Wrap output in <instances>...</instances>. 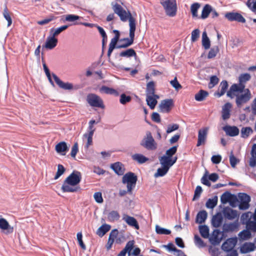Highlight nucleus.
<instances>
[{
  "instance_id": "412c9836",
  "label": "nucleus",
  "mask_w": 256,
  "mask_h": 256,
  "mask_svg": "<svg viewBox=\"0 0 256 256\" xmlns=\"http://www.w3.org/2000/svg\"><path fill=\"white\" fill-rule=\"evenodd\" d=\"M122 220L129 226L134 228L136 230H139L140 226L134 217L130 216L126 214H124L122 217Z\"/></svg>"
},
{
  "instance_id": "c756f323",
  "label": "nucleus",
  "mask_w": 256,
  "mask_h": 256,
  "mask_svg": "<svg viewBox=\"0 0 256 256\" xmlns=\"http://www.w3.org/2000/svg\"><path fill=\"white\" fill-rule=\"evenodd\" d=\"M208 218V212L205 210L199 211L196 218V222L199 224L204 223Z\"/></svg>"
},
{
  "instance_id": "2f4dec72",
  "label": "nucleus",
  "mask_w": 256,
  "mask_h": 256,
  "mask_svg": "<svg viewBox=\"0 0 256 256\" xmlns=\"http://www.w3.org/2000/svg\"><path fill=\"white\" fill-rule=\"evenodd\" d=\"M122 164L120 162H116L111 164L110 168L118 176L124 174V170L122 168Z\"/></svg>"
},
{
  "instance_id": "423d86ee",
  "label": "nucleus",
  "mask_w": 256,
  "mask_h": 256,
  "mask_svg": "<svg viewBox=\"0 0 256 256\" xmlns=\"http://www.w3.org/2000/svg\"><path fill=\"white\" fill-rule=\"evenodd\" d=\"M112 4L114 12L118 14L122 22H126L128 20H129L130 17H133L130 11L128 10L127 12L118 4L116 3L114 4Z\"/></svg>"
},
{
  "instance_id": "72a5a7b5",
  "label": "nucleus",
  "mask_w": 256,
  "mask_h": 256,
  "mask_svg": "<svg viewBox=\"0 0 256 256\" xmlns=\"http://www.w3.org/2000/svg\"><path fill=\"white\" fill-rule=\"evenodd\" d=\"M111 228L110 225L106 224H102L96 231V234L100 237H102Z\"/></svg>"
},
{
  "instance_id": "b1692460",
  "label": "nucleus",
  "mask_w": 256,
  "mask_h": 256,
  "mask_svg": "<svg viewBox=\"0 0 256 256\" xmlns=\"http://www.w3.org/2000/svg\"><path fill=\"white\" fill-rule=\"evenodd\" d=\"M55 150L57 153L60 155L65 156L67 152L68 151L69 148L65 142L62 141L56 144Z\"/></svg>"
},
{
  "instance_id": "aec40b11",
  "label": "nucleus",
  "mask_w": 256,
  "mask_h": 256,
  "mask_svg": "<svg viewBox=\"0 0 256 256\" xmlns=\"http://www.w3.org/2000/svg\"><path fill=\"white\" fill-rule=\"evenodd\" d=\"M58 42V38L50 34V35L48 36L43 47L48 50H52L56 46Z\"/></svg>"
},
{
  "instance_id": "a878e982",
  "label": "nucleus",
  "mask_w": 256,
  "mask_h": 256,
  "mask_svg": "<svg viewBox=\"0 0 256 256\" xmlns=\"http://www.w3.org/2000/svg\"><path fill=\"white\" fill-rule=\"evenodd\" d=\"M118 56L124 58H130L134 56L136 60L138 58L136 52L132 48H130L125 50L122 51L120 54H116V57L117 58Z\"/></svg>"
},
{
  "instance_id": "c03bdc74",
  "label": "nucleus",
  "mask_w": 256,
  "mask_h": 256,
  "mask_svg": "<svg viewBox=\"0 0 256 256\" xmlns=\"http://www.w3.org/2000/svg\"><path fill=\"white\" fill-rule=\"evenodd\" d=\"M120 215L116 210H112L110 212L108 216V219L110 222H114L119 220Z\"/></svg>"
},
{
  "instance_id": "4c0bfd02",
  "label": "nucleus",
  "mask_w": 256,
  "mask_h": 256,
  "mask_svg": "<svg viewBox=\"0 0 256 256\" xmlns=\"http://www.w3.org/2000/svg\"><path fill=\"white\" fill-rule=\"evenodd\" d=\"M198 229L200 233L202 238H209L210 229L208 226L206 224L200 225Z\"/></svg>"
},
{
  "instance_id": "6e6552de",
  "label": "nucleus",
  "mask_w": 256,
  "mask_h": 256,
  "mask_svg": "<svg viewBox=\"0 0 256 256\" xmlns=\"http://www.w3.org/2000/svg\"><path fill=\"white\" fill-rule=\"evenodd\" d=\"M238 196L240 199L238 208L240 210H248L250 205V202L251 200L250 196L245 192H239Z\"/></svg>"
},
{
  "instance_id": "de8ad7c7",
  "label": "nucleus",
  "mask_w": 256,
  "mask_h": 256,
  "mask_svg": "<svg viewBox=\"0 0 256 256\" xmlns=\"http://www.w3.org/2000/svg\"><path fill=\"white\" fill-rule=\"evenodd\" d=\"M155 92V84L154 81L149 82L146 84V96L154 94Z\"/></svg>"
},
{
  "instance_id": "37998d69",
  "label": "nucleus",
  "mask_w": 256,
  "mask_h": 256,
  "mask_svg": "<svg viewBox=\"0 0 256 256\" xmlns=\"http://www.w3.org/2000/svg\"><path fill=\"white\" fill-rule=\"evenodd\" d=\"M233 194L228 190L224 192L220 196L221 203L224 204L228 202Z\"/></svg>"
},
{
  "instance_id": "052dcab7",
  "label": "nucleus",
  "mask_w": 256,
  "mask_h": 256,
  "mask_svg": "<svg viewBox=\"0 0 256 256\" xmlns=\"http://www.w3.org/2000/svg\"><path fill=\"white\" fill-rule=\"evenodd\" d=\"M66 171L65 168L61 164H58V170L56 174L54 177V180L58 179Z\"/></svg>"
},
{
  "instance_id": "f8f14e48",
  "label": "nucleus",
  "mask_w": 256,
  "mask_h": 256,
  "mask_svg": "<svg viewBox=\"0 0 256 256\" xmlns=\"http://www.w3.org/2000/svg\"><path fill=\"white\" fill-rule=\"evenodd\" d=\"M222 214L226 219L228 220H234L239 216V214L237 210H233L228 206H226L223 208Z\"/></svg>"
},
{
  "instance_id": "9d476101",
  "label": "nucleus",
  "mask_w": 256,
  "mask_h": 256,
  "mask_svg": "<svg viewBox=\"0 0 256 256\" xmlns=\"http://www.w3.org/2000/svg\"><path fill=\"white\" fill-rule=\"evenodd\" d=\"M52 76L55 81L56 83L58 85V86L64 90H76L78 89V87L77 86H74L73 84L68 82H63L55 74L52 73Z\"/></svg>"
},
{
  "instance_id": "7c9ffc66",
  "label": "nucleus",
  "mask_w": 256,
  "mask_h": 256,
  "mask_svg": "<svg viewBox=\"0 0 256 256\" xmlns=\"http://www.w3.org/2000/svg\"><path fill=\"white\" fill-rule=\"evenodd\" d=\"M228 87V82L226 80H222L219 86V90L220 91H218L217 92L215 93V95H217V96L220 98L223 96L226 92Z\"/></svg>"
},
{
  "instance_id": "bb28decb",
  "label": "nucleus",
  "mask_w": 256,
  "mask_h": 256,
  "mask_svg": "<svg viewBox=\"0 0 256 256\" xmlns=\"http://www.w3.org/2000/svg\"><path fill=\"white\" fill-rule=\"evenodd\" d=\"M128 21L130 26L129 38L132 39V40L134 41L135 31L136 29V20L134 17H130Z\"/></svg>"
},
{
  "instance_id": "7ed1b4c3",
  "label": "nucleus",
  "mask_w": 256,
  "mask_h": 256,
  "mask_svg": "<svg viewBox=\"0 0 256 256\" xmlns=\"http://www.w3.org/2000/svg\"><path fill=\"white\" fill-rule=\"evenodd\" d=\"M140 145L150 150H154L157 148V144L150 131L146 132L144 138L140 142Z\"/></svg>"
},
{
  "instance_id": "bf43d9fd",
  "label": "nucleus",
  "mask_w": 256,
  "mask_h": 256,
  "mask_svg": "<svg viewBox=\"0 0 256 256\" xmlns=\"http://www.w3.org/2000/svg\"><path fill=\"white\" fill-rule=\"evenodd\" d=\"M252 130L250 127H244L241 130V137L244 138H247L250 133L252 132Z\"/></svg>"
},
{
  "instance_id": "603ef678",
  "label": "nucleus",
  "mask_w": 256,
  "mask_h": 256,
  "mask_svg": "<svg viewBox=\"0 0 256 256\" xmlns=\"http://www.w3.org/2000/svg\"><path fill=\"white\" fill-rule=\"evenodd\" d=\"M156 232L158 234L168 235L171 234L170 230L162 228L158 225H156Z\"/></svg>"
},
{
  "instance_id": "69168bd1",
  "label": "nucleus",
  "mask_w": 256,
  "mask_h": 256,
  "mask_svg": "<svg viewBox=\"0 0 256 256\" xmlns=\"http://www.w3.org/2000/svg\"><path fill=\"white\" fill-rule=\"evenodd\" d=\"M246 5L252 12L256 14V0H248Z\"/></svg>"
},
{
  "instance_id": "e433bc0d",
  "label": "nucleus",
  "mask_w": 256,
  "mask_h": 256,
  "mask_svg": "<svg viewBox=\"0 0 256 256\" xmlns=\"http://www.w3.org/2000/svg\"><path fill=\"white\" fill-rule=\"evenodd\" d=\"M100 91L106 94L114 95L116 96H119V92L117 90L106 86H102L100 88Z\"/></svg>"
},
{
  "instance_id": "dca6fc26",
  "label": "nucleus",
  "mask_w": 256,
  "mask_h": 256,
  "mask_svg": "<svg viewBox=\"0 0 256 256\" xmlns=\"http://www.w3.org/2000/svg\"><path fill=\"white\" fill-rule=\"evenodd\" d=\"M160 160L161 167L158 168L156 172L154 174L155 178L162 177L168 172L170 167L165 162Z\"/></svg>"
},
{
  "instance_id": "ea45409f",
  "label": "nucleus",
  "mask_w": 256,
  "mask_h": 256,
  "mask_svg": "<svg viewBox=\"0 0 256 256\" xmlns=\"http://www.w3.org/2000/svg\"><path fill=\"white\" fill-rule=\"evenodd\" d=\"M202 46L205 50L209 49L210 46V41L206 31L202 34Z\"/></svg>"
},
{
  "instance_id": "0e129e2a",
  "label": "nucleus",
  "mask_w": 256,
  "mask_h": 256,
  "mask_svg": "<svg viewBox=\"0 0 256 256\" xmlns=\"http://www.w3.org/2000/svg\"><path fill=\"white\" fill-rule=\"evenodd\" d=\"M228 203L232 208H236L237 206H238L239 200L235 194H233Z\"/></svg>"
},
{
  "instance_id": "3c124183",
  "label": "nucleus",
  "mask_w": 256,
  "mask_h": 256,
  "mask_svg": "<svg viewBox=\"0 0 256 256\" xmlns=\"http://www.w3.org/2000/svg\"><path fill=\"white\" fill-rule=\"evenodd\" d=\"M163 247L166 248L168 252H174L184 254V252L176 248L172 242H170L167 245H163Z\"/></svg>"
},
{
  "instance_id": "c85d7f7f",
  "label": "nucleus",
  "mask_w": 256,
  "mask_h": 256,
  "mask_svg": "<svg viewBox=\"0 0 256 256\" xmlns=\"http://www.w3.org/2000/svg\"><path fill=\"white\" fill-rule=\"evenodd\" d=\"M232 104L230 102H226L225 104L222 108V118L224 120H226L230 118V108H232Z\"/></svg>"
},
{
  "instance_id": "79ce46f5",
  "label": "nucleus",
  "mask_w": 256,
  "mask_h": 256,
  "mask_svg": "<svg viewBox=\"0 0 256 256\" xmlns=\"http://www.w3.org/2000/svg\"><path fill=\"white\" fill-rule=\"evenodd\" d=\"M218 197L216 196H214L212 198H208L206 202V206L208 208L213 209L217 204Z\"/></svg>"
},
{
  "instance_id": "4be33fe9",
  "label": "nucleus",
  "mask_w": 256,
  "mask_h": 256,
  "mask_svg": "<svg viewBox=\"0 0 256 256\" xmlns=\"http://www.w3.org/2000/svg\"><path fill=\"white\" fill-rule=\"evenodd\" d=\"M223 220L224 218L222 212H218L212 218V225L213 227L218 228L222 225Z\"/></svg>"
},
{
  "instance_id": "f704fd0d",
  "label": "nucleus",
  "mask_w": 256,
  "mask_h": 256,
  "mask_svg": "<svg viewBox=\"0 0 256 256\" xmlns=\"http://www.w3.org/2000/svg\"><path fill=\"white\" fill-rule=\"evenodd\" d=\"M212 11V6L209 4H206L203 7L200 16L199 18L204 20L208 18L210 12Z\"/></svg>"
},
{
  "instance_id": "58836bf2",
  "label": "nucleus",
  "mask_w": 256,
  "mask_h": 256,
  "mask_svg": "<svg viewBox=\"0 0 256 256\" xmlns=\"http://www.w3.org/2000/svg\"><path fill=\"white\" fill-rule=\"evenodd\" d=\"M132 158L140 164H142L146 162L148 158L140 154H136L132 156Z\"/></svg>"
},
{
  "instance_id": "6ab92c4d",
  "label": "nucleus",
  "mask_w": 256,
  "mask_h": 256,
  "mask_svg": "<svg viewBox=\"0 0 256 256\" xmlns=\"http://www.w3.org/2000/svg\"><path fill=\"white\" fill-rule=\"evenodd\" d=\"M174 106V102L172 99H165L161 101L159 107L162 112H169L172 106Z\"/></svg>"
},
{
  "instance_id": "39448f33",
  "label": "nucleus",
  "mask_w": 256,
  "mask_h": 256,
  "mask_svg": "<svg viewBox=\"0 0 256 256\" xmlns=\"http://www.w3.org/2000/svg\"><path fill=\"white\" fill-rule=\"evenodd\" d=\"M252 98V94L248 88H246L244 92L237 94L236 95V104L238 108L248 103Z\"/></svg>"
},
{
  "instance_id": "cd10ccee",
  "label": "nucleus",
  "mask_w": 256,
  "mask_h": 256,
  "mask_svg": "<svg viewBox=\"0 0 256 256\" xmlns=\"http://www.w3.org/2000/svg\"><path fill=\"white\" fill-rule=\"evenodd\" d=\"M238 226V220H236L233 222H230L228 224L224 223L222 226V232H233Z\"/></svg>"
},
{
  "instance_id": "a19ab883",
  "label": "nucleus",
  "mask_w": 256,
  "mask_h": 256,
  "mask_svg": "<svg viewBox=\"0 0 256 256\" xmlns=\"http://www.w3.org/2000/svg\"><path fill=\"white\" fill-rule=\"evenodd\" d=\"M208 96V92L204 90H200L195 94L194 98L198 102L203 101Z\"/></svg>"
},
{
  "instance_id": "ddd939ff",
  "label": "nucleus",
  "mask_w": 256,
  "mask_h": 256,
  "mask_svg": "<svg viewBox=\"0 0 256 256\" xmlns=\"http://www.w3.org/2000/svg\"><path fill=\"white\" fill-rule=\"evenodd\" d=\"M208 131V128L206 127L198 130L196 146H200L205 144L206 140Z\"/></svg>"
},
{
  "instance_id": "9b49d317",
  "label": "nucleus",
  "mask_w": 256,
  "mask_h": 256,
  "mask_svg": "<svg viewBox=\"0 0 256 256\" xmlns=\"http://www.w3.org/2000/svg\"><path fill=\"white\" fill-rule=\"evenodd\" d=\"M224 16L230 22L236 21L239 22L245 23L246 21L244 17L240 14L237 12H226Z\"/></svg>"
},
{
  "instance_id": "13d9d810",
  "label": "nucleus",
  "mask_w": 256,
  "mask_h": 256,
  "mask_svg": "<svg viewBox=\"0 0 256 256\" xmlns=\"http://www.w3.org/2000/svg\"><path fill=\"white\" fill-rule=\"evenodd\" d=\"M219 52L218 46H214L210 48V50L208 54V58L211 59L214 58Z\"/></svg>"
},
{
  "instance_id": "f03ea898",
  "label": "nucleus",
  "mask_w": 256,
  "mask_h": 256,
  "mask_svg": "<svg viewBox=\"0 0 256 256\" xmlns=\"http://www.w3.org/2000/svg\"><path fill=\"white\" fill-rule=\"evenodd\" d=\"M160 4L167 16L172 17L176 16L177 11L176 0H160Z\"/></svg>"
},
{
  "instance_id": "0eeeda50",
  "label": "nucleus",
  "mask_w": 256,
  "mask_h": 256,
  "mask_svg": "<svg viewBox=\"0 0 256 256\" xmlns=\"http://www.w3.org/2000/svg\"><path fill=\"white\" fill-rule=\"evenodd\" d=\"M86 100L89 104L92 107L104 108L102 100L94 94H90L87 96Z\"/></svg>"
},
{
  "instance_id": "1a4fd4ad",
  "label": "nucleus",
  "mask_w": 256,
  "mask_h": 256,
  "mask_svg": "<svg viewBox=\"0 0 256 256\" xmlns=\"http://www.w3.org/2000/svg\"><path fill=\"white\" fill-rule=\"evenodd\" d=\"M219 178L218 174L214 172L208 175V172L206 170L204 174L201 178V182L208 187L211 186V183L209 180L212 182H216Z\"/></svg>"
},
{
  "instance_id": "5701e85b",
  "label": "nucleus",
  "mask_w": 256,
  "mask_h": 256,
  "mask_svg": "<svg viewBox=\"0 0 256 256\" xmlns=\"http://www.w3.org/2000/svg\"><path fill=\"white\" fill-rule=\"evenodd\" d=\"M223 130L225 132L227 136L231 137L238 136L240 132L239 129L236 126L226 125L223 127Z\"/></svg>"
},
{
  "instance_id": "f257e3e1",
  "label": "nucleus",
  "mask_w": 256,
  "mask_h": 256,
  "mask_svg": "<svg viewBox=\"0 0 256 256\" xmlns=\"http://www.w3.org/2000/svg\"><path fill=\"white\" fill-rule=\"evenodd\" d=\"M82 180V174L79 171L74 170L64 181L61 190L63 192H74L80 190L78 184Z\"/></svg>"
},
{
  "instance_id": "c9c22d12",
  "label": "nucleus",
  "mask_w": 256,
  "mask_h": 256,
  "mask_svg": "<svg viewBox=\"0 0 256 256\" xmlns=\"http://www.w3.org/2000/svg\"><path fill=\"white\" fill-rule=\"evenodd\" d=\"M68 28V25H63L58 28H52L50 29V34L56 38L62 32Z\"/></svg>"
},
{
  "instance_id": "a211bd4d",
  "label": "nucleus",
  "mask_w": 256,
  "mask_h": 256,
  "mask_svg": "<svg viewBox=\"0 0 256 256\" xmlns=\"http://www.w3.org/2000/svg\"><path fill=\"white\" fill-rule=\"evenodd\" d=\"M256 248V246L254 242H246L240 246V252L245 254L254 251Z\"/></svg>"
},
{
  "instance_id": "6e6d98bb",
  "label": "nucleus",
  "mask_w": 256,
  "mask_h": 256,
  "mask_svg": "<svg viewBox=\"0 0 256 256\" xmlns=\"http://www.w3.org/2000/svg\"><path fill=\"white\" fill-rule=\"evenodd\" d=\"M132 97L122 93L120 96V102L121 104L124 105L132 100Z\"/></svg>"
},
{
  "instance_id": "f3484780",
  "label": "nucleus",
  "mask_w": 256,
  "mask_h": 256,
  "mask_svg": "<svg viewBox=\"0 0 256 256\" xmlns=\"http://www.w3.org/2000/svg\"><path fill=\"white\" fill-rule=\"evenodd\" d=\"M238 242V238L236 236H234L232 238H228L226 239L221 246L222 250L225 252H228L230 250L228 246H226V245H232V248H234Z\"/></svg>"
},
{
  "instance_id": "5fc2aeb1",
  "label": "nucleus",
  "mask_w": 256,
  "mask_h": 256,
  "mask_svg": "<svg viewBox=\"0 0 256 256\" xmlns=\"http://www.w3.org/2000/svg\"><path fill=\"white\" fill-rule=\"evenodd\" d=\"M134 240L128 241L124 248V250L128 254V256L131 255L132 250L134 248Z\"/></svg>"
},
{
  "instance_id": "20e7f679",
  "label": "nucleus",
  "mask_w": 256,
  "mask_h": 256,
  "mask_svg": "<svg viewBox=\"0 0 256 256\" xmlns=\"http://www.w3.org/2000/svg\"><path fill=\"white\" fill-rule=\"evenodd\" d=\"M137 180V176L131 172L124 174L122 178V182L127 184L126 187L128 192H132L135 188Z\"/></svg>"
},
{
  "instance_id": "8fccbe9b",
  "label": "nucleus",
  "mask_w": 256,
  "mask_h": 256,
  "mask_svg": "<svg viewBox=\"0 0 256 256\" xmlns=\"http://www.w3.org/2000/svg\"><path fill=\"white\" fill-rule=\"evenodd\" d=\"M122 41H126V42L124 44L118 45V47L120 48H126L132 45L134 43V41L129 38H126L120 40V42Z\"/></svg>"
},
{
  "instance_id": "864d4df0",
  "label": "nucleus",
  "mask_w": 256,
  "mask_h": 256,
  "mask_svg": "<svg viewBox=\"0 0 256 256\" xmlns=\"http://www.w3.org/2000/svg\"><path fill=\"white\" fill-rule=\"evenodd\" d=\"M250 214H251L250 212H247L244 213L242 214L240 216V221L242 224H246L249 222L250 221V218L252 217V216H250Z\"/></svg>"
},
{
  "instance_id": "338daca9",
  "label": "nucleus",
  "mask_w": 256,
  "mask_h": 256,
  "mask_svg": "<svg viewBox=\"0 0 256 256\" xmlns=\"http://www.w3.org/2000/svg\"><path fill=\"white\" fill-rule=\"evenodd\" d=\"M78 244L83 250H86V246L82 240V232H78L76 234Z\"/></svg>"
},
{
  "instance_id": "e2e57ef3",
  "label": "nucleus",
  "mask_w": 256,
  "mask_h": 256,
  "mask_svg": "<svg viewBox=\"0 0 256 256\" xmlns=\"http://www.w3.org/2000/svg\"><path fill=\"white\" fill-rule=\"evenodd\" d=\"M251 76L248 73H244L240 74L238 78V82L246 84V82L250 80Z\"/></svg>"
},
{
  "instance_id": "09e8293b",
  "label": "nucleus",
  "mask_w": 256,
  "mask_h": 256,
  "mask_svg": "<svg viewBox=\"0 0 256 256\" xmlns=\"http://www.w3.org/2000/svg\"><path fill=\"white\" fill-rule=\"evenodd\" d=\"M2 14L4 18L8 22V26H10L12 24V21L11 16L8 12V8L6 4H4V8L2 12Z\"/></svg>"
},
{
  "instance_id": "a18cd8bd",
  "label": "nucleus",
  "mask_w": 256,
  "mask_h": 256,
  "mask_svg": "<svg viewBox=\"0 0 256 256\" xmlns=\"http://www.w3.org/2000/svg\"><path fill=\"white\" fill-rule=\"evenodd\" d=\"M146 102L151 110H154L157 104V100L150 95L146 96Z\"/></svg>"
},
{
  "instance_id": "680f3d73",
  "label": "nucleus",
  "mask_w": 256,
  "mask_h": 256,
  "mask_svg": "<svg viewBox=\"0 0 256 256\" xmlns=\"http://www.w3.org/2000/svg\"><path fill=\"white\" fill-rule=\"evenodd\" d=\"M194 242L196 245L200 248H204L206 246V243L198 234H195L194 236Z\"/></svg>"
},
{
  "instance_id": "774afa93",
  "label": "nucleus",
  "mask_w": 256,
  "mask_h": 256,
  "mask_svg": "<svg viewBox=\"0 0 256 256\" xmlns=\"http://www.w3.org/2000/svg\"><path fill=\"white\" fill-rule=\"evenodd\" d=\"M202 192V188L200 186H198L194 192V195L192 198V200L194 201L198 199Z\"/></svg>"
},
{
  "instance_id": "393cba45",
  "label": "nucleus",
  "mask_w": 256,
  "mask_h": 256,
  "mask_svg": "<svg viewBox=\"0 0 256 256\" xmlns=\"http://www.w3.org/2000/svg\"><path fill=\"white\" fill-rule=\"evenodd\" d=\"M118 231L116 228L114 229L111 231L109 234L108 242L106 246L107 250H110L112 248L114 242V239L118 236Z\"/></svg>"
},
{
  "instance_id": "4d7b16f0",
  "label": "nucleus",
  "mask_w": 256,
  "mask_h": 256,
  "mask_svg": "<svg viewBox=\"0 0 256 256\" xmlns=\"http://www.w3.org/2000/svg\"><path fill=\"white\" fill-rule=\"evenodd\" d=\"M56 16H55L54 14H51L49 15L46 18H44L42 20L38 21V24L39 25L42 26V25L46 24H48V22L56 20Z\"/></svg>"
},
{
  "instance_id": "473e14b6",
  "label": "nucleus",
  "mask_w": 256,
  "mask_h": 256,
  "mask_svg": "<svg viewBox=\"0 0 256 256\" xmlns=\"http://www.w3.org/2000/svg\"><path fill=\"white\" fill-rule=\"evenodd\" d=\"M238 236L240 240L241 241L248 240L252 236L251 232L246 228L240 232Z\"/></svg>"
},
{
  "instance_id": "49530a36",
  "label": "nucleus",
  "mask_w": 256,
  "mask_h": 256,
  "mask_svg": "<svg viewBox=\"0 0 256 256\" xmlns=\"http://www.w3.org/2000/svg\"><path fill=\"white\" fill-rule=\"evenodd\" d=\"M200 6V4L198 2L193 3L190 6V12L193 18H198V11Z\"/></svg>"
},
{
  "instance_id": "2eb2a0df",
  "label": "nucleus",
  "mask_w": 256,
  "mask_h": 256,
  "mask_svg": "<svg viewBox=\"0 0 256 256\" xmlns=\"http://www.w3.org/2000/svg\"><path fill=\"white\" fill-rule=\"evenodd\" d=\"M178 146V145L174 146L168 148V150H166L165 154L160 158L159 160H160L165 162H167L176 153Z\"/></svg>"
},
{
  "instance_id": "4468645a",
  "label": "nucleus",
  "mask_w": 256,
  "mask_h": 256,
  "mask_svg": "<svg viewBox=\"0 0 256 256\" xmlns=\"http://www.w3.org/2000/svg\"><path fill=\"white\" fill-rule=\"evenodd\" d=\"M0 229L6 234H12L14 228L11 226L7 220L4 218H0Z\"/></svg>"
}]
</instances>
